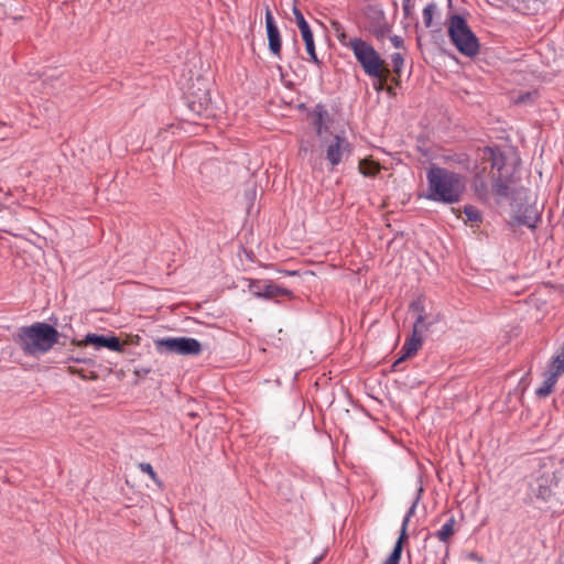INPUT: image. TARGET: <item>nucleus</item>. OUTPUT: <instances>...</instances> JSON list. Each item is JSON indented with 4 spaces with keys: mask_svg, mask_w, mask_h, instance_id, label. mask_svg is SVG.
<instances>
[{
    "mask_svg": "<svg viewBox=\"0 0 564 564\" xmlns=\"http://www.w3.org/2000/svg\"><path fill=\"white\" fill-rule=\"evenodd\" d=\"M68 360H72V361H75V362H84V361H86L85 359L75 358V357H69Z\"/></svg>",
    "mask_w": 564,
    "mask_h": 564,
    "instance_id": "obj_35",
    "label": "nucleus"
},
{
    "mask_svg": "<svg viewBox=\"0 0 564 564\" xmlns=\"http://www.w3.org/2000/svg\"><path fill=\"white\" fill-rule=\"evenodd\" d=\"M183 104L186 108V121H194L195 117L207 113L210 104V96L204 79L196 78L188 90L184 94Z\"/></svg>",
    "mask_w": 564,
    "mask_h": 564,
    "instance_id": "obj_6",
    "label": "nucleus"
},
{
    "mask_svg": "<svg viewBox=\"0 0 564 564\" xmlns=\"http://www.w3.org/2000/svg\"><path fill=\"white\" fill-rule=\"evenodd\" d=\"M138 466H139V469L142 473L148 474L151 477V479H153L158 485H160V481L158 479L156 473L154 471V469L151 466V464H149V463H140Z\"/></svg>",
    "mask_w": 564,
    "mask_h": 564,
    "instance_id": "obj_27",
    "label": "nucleus"
},
{
    "mask_svg": "<svg viewBox=\"0 0 564 564\" xmlns=\"http://www.w3.org/2000/svg\"><path fill=\"white\" fill-rule=\"evenodd\" d=\"M420 317L423 318L421 322V335L424 332H429L431 329V327L440 321L438 314L430 316L425 313L424 310H421V313L416 316V318H420Z\"/></svg>",
    "mask_w": 564,
    "mask_h": 564,
    "instance_id": "obj_22",
    "label": "nucleus"
},
{
    "mask_svg": "<svg viewBox=\"0 0 564 564\" xmlns=\"http://www.w3.org/2000/svg\"><path fill=\"white\" fill-rule=\"evenodd\" d=\"M160 346H166L169 350L174 351L176 350V337H171L165 340H161L158 343Z\"/></svg>",
    "mask_w": 564,
    "mask_h": 564,
    "instance_id": "obj_29",
    "label": "nucleus"
},
{
    "mask_svg": "<svg viewBox=\"0 0 564 564\" xmlns=\"http://www.w3.org/2000/svg\"><path fill=\"white\" fill-rule=\"evenodd\" d=\"M422 317L415 318L413 323V330L411 336L405 340L401 348V357L393 364L395 368L404 359L414 356L423 344V337L421 335V322Z\"/></svg>",
    "mask_w": 564,
    "mask_h": 564,
    "instance_id": "obj_11",
    "label": "nucleus"
},
{
    "mask_svg": "<svg viewBox=\"0 0 564 564\" xmlns=\"http://www.w3.org/2000/svg\"><path fill=\"white\" fill-rule=\"evenodd\" d=\"M345 33L338 35L340 43L352 51L355 58L360 64L366 75L372 78L383 79V61L375 47L360 37H352L345 42Z\"/></svg>",
    "mask_w": 564,
    "mask_h": 564,
    "instance_id": "obj_4",
    "label": "nucleus"
},
{
    "mask_svg": "<svg viewBox=\"0 0 564 564\" xmlns=\"http://www.w3.org/2000/svg\"><path fill=\"white\" fill-rule=\"evenodd\" d=\"M427 191L425 198L443 204L460 200L466 189L465 177L445 167L433 165L426 173Z\"/></svg>",
    "mask_w": 564,
    "mask_h": 564,
    "instance_id": "obj_1",
    "label": "nucleus"
},
{
    "mask_svg": "<svg viewBox=\"0 0 564 564\" xmlns=\"http://www.w3.org/2000/svg\"><path fill=\"white\" fill-rule=\"evenodd\" d=\"M438 12V7L435 2H430L423 9V22L426 28H431L433 24V18Z\"/></svg>",
    "mask_w": 564,
    "mask_h": 564,
    "instance_id": "obj_23",
    "label": "nucleus"
},
{
    "mask_svg": "<svg viewBox=\"0 0 564 564\" xmlns=\"http://www.w3.org/2000/svg\"><path fill=\"white\" fill-rule=\"evenodd\" d=\"M202 351L200 343L195 338L178 337V354L196 356Z\"/></svg>",
    "mask_w": 564,
    "mask_h": 564,
    "instance_id": "obj_14",
    "label": "nucleus"
},
{
    "mask_svg": "<svg viewBox=\"0 0 564 564\" xmlns=\"http://www.w3.org/2000/svg\"><path fill=\"white\" fill-rule=\"evenodd\" d=\"M448 35L457 51L463 55L473 57L478 54V39L462 15L453 14L449 18Z\"/></svg>",
    "mask_w": 564,
    "mask_h": 564,
    "instance_id": "obj_5",
    "label": "nucleus"
},
{
    "mask_svg": "<svg viewBox=\"0 0 564 564\" xmlns=\"http://www.w3.org/2000/svg\"><path fill=\"white\" fill-rule=\"evenodd\" d=\"M410 1L411 0H403V9H404L405 12L408 11V7H409Z\"/></svg>",
    "mask_w": 564,
    "mask_h": 564,
    "instance_id": "obj_36",
    "label": "nucleus"
},
{
    "mask_svg": "<svg viewBox=\"0 0 564 564\" xmlns=\"http://www.w3.org/2000/svg\"><path fill=\"white\" fill-rule=\"evenodd\" d=\"M78 347L93 345L95 348H107L111 351L120 352L123 350V345L116 336H104L95 333H88L82 340L74 341Z\"/></svg>",
    "mask_w": 564,
    "mask_h": 564,
    "instance_id": "obj_10",
    "label": "nucleus"
},
{
    "mask_svg": "<svg viewBox=\"0 0 564 564\" xmlns=\"http://www.w3.org/2000/svg\"><path fill=\"white\" fill-rule=\"evenodd\" d=\"M422 491H423V488L420 487L419 491H417V496L413 500L411 507L409 508V510L406 511V513H405V516L403 518L402 525H401V531H400L402 533V535L406 534V530H408V525H409L410 519L415 513V510H416L417 503L420 501V498H421L420 496H421Z\"/></svg>",
    "mask_w": 564,
    "mask_h": 564,
    "instance_id": "obj_21",
    "label": "nucleus"
},
{
    "mask_svg": "<svg viewBox=\"0 0 564 564\" xmlns=\"http://www.w3.org/2000/svg\"><path fill=\"white\" fill-rule=\"evenodd\" d=\"M408 538L406 534H403L400 532V535H399V539L397 540L395 542V545L391 552V554L389 555V557L384 561L386 563H389V564H399L400 562V558H401V554H402V547H403V542L404 540Z\"/></svg>",
    "mask_w": 564,
    "mask_h": 564,
    "instance_id": "obj_20",
    "label": "nucleus"
},
{
    "mask_svg": "<svg viewBox=\"0 0 564 564\" xmlns=\"http://www.w3.org/2000/svg\"><path fill=\"white\" fill-rule=\"evenodd\" d=\"M248 291L262 300H274L281 296H291V291L271 281L246 279Z\"/></svg>",
    "mask_w": 564,
    "mask_h": 564,
    "instance_id": "obj_8",
    "label": "nucleus"
},
{
    "mask_svg": "<svg viewBox=\"0 0 564 564\" xmlns=\"http://www.w3.org/2000/svg\"><path fill=\"white\" fill-rule=\"evenodd\" d=\"M410 310L413 312H416L419 315L421 313V310H424V306H423L422 302L420 300H417V301H414L411 303Z\"/></svg>",
    "mask_w": 564,
    "mask_h": 564,
    "instance_id": "obj_32",
    "label": "nucleus"
},
{
    "mask_svg": "<svg viewBox=\"0 0 564 564\" xmlns=\"http://www.w3.org/2000/svg\"><path fill=\"white\" fill-rule=\"evenodd\" d=\"M540 220L541 216L536 207L528 204L525 206H520L514 210V215L512 216L509 225L512 228L525 226L530 229H534L536 228Z\"/></svg>",
    "mask_w": 564,
    "mask_h": 564,
    "instance_id": "obj_9",
    "label": "nucleus"
},
{
    "mask_svg": "<svg viewBox=\"0 0 564 564\" xmlns=\"http://www.w3.org/2000/svg\"><path fill=\"white\" fill-rule=\"evenodd\" d=\"M464 214L466 216L467 221L470 223H480L482 220V215L478 208L473 205H467L464 207Z\"/></svg>",
    "mask_w": 564,
    "mask_h": 564,
    "instance_id": "obj_24",
    "label": "nucleus"
},
{
    "mask_svg": "<svg viewBox=\"0 0 564 564\" xmlns=\"http://www.w3.org/2000/svg\"><path fill=\"white\" fill-rule=\"evenodd\" d=\"M456 520L452 516L440 530L435 532V536L443 543H448L451 536L455 533Z\"/></svg>",
    "mask_w": 564,
    "mask_h": 564,
    "instance_id": "obj_17",
    "label": "nucleus"
},
{
    "mask_svg": "<svg viewBox=\"0 0 564 564\" xmlns=\"http://www.w3.org/2000/svg\"><path fill=\"white\" fill-rule=\"evenodd\" d=\"M547 370L556 373L557 377L564 373V341L561 350L555 356H553Z\"/></svg>",
    "mask_w": 564,
    "mask_h": 564,
    "instance_id": "obj_18",
    "label": "nucleus"
},
{
    "mask_svg": "<svg viewBox=\"0 0 564 564\" xmlns=\"http://www.w3.org/2000/svg\"><path fill=\"white\" fill-rule=\"evenodd\" d=\"M301 36L304 41V44H305V48H306V52L308 54V61L316 64V65H319L321 64V61L319 58L317 57V54H316V50H315V42H314V36H313V32L312 30H308V31H305V32H301Z\"/></svg>",
    "mask_w": 564,
    "mask_h": 564,
    "instance_id": "obj_15",
    "label": "nucleus"
},
{
    "mask_svg": "<svg viewBox=\"0 0 564 564\" xmlns=\"http://www.w3.org/2000/svg\"><path fill=\"white\" fill-rule=\"evenodd\" d=\"M359 170L365 176H373L377 173L378 167L376 165L366 164L362 162L359 165Z\"/></svg>",
    "mask_w": 564,
    "mask_h": 564,
    "instance_id": "obj_28",
    "label": "nucleus"
},
{
    "mask_svg": "<svg viewBox=\"0 0 564 564\" xmlns=\"http://www.w3.org/2000/svg\"><path fill=\"white\" fill-rule=\"evenodd\" d=\"M390 41L395 48H402L404 46V41L400 35H391Z\"/></svg>",
    "mask_w": 564,
    "mask_h": 564,
    "instance_id": "obj_31",
    "label": "nucleus"
},
{
    "mask_svg": "<svg viewBox=\"0 0 564 564\" xmlns=\"http://www.w3.org/2000/svg\"><path fill=\"white\" fill-rule=\"evenodd\" d=\"M316 132L319 137H322L323 134V123H322V119L319 118L317 123H316Z\"/></svg>",
    "mask_w": 564,
    "mask_h": 564,
    "instance_id": "obj_33",
    "label": "nucleus"
},
{
    "mask_svg": "<svg viewBox=\"0 0 564 564\" xmlns=\"http://www.w3.org/2000/svg\"><path fill=\"white\" fill-rule=\"evenodd\" d=\"M391 62L393 66V72L398 75L401 74L403 65H404V58L401 53H393L391 55Z\"/></svg>",
    "mask_w": 564,
    "mask_h": 564,
    "instance_id": "obj_26",
    "label": "nucleus"
},
{
    "mask_svg": "<svg viewBox=\"0 0 564 564\" xmlns=\"http://www.w3.org/2000/svg\"><path fill=\"white\" fill-rule=\"evenodd\" d=\"M468 558L476 561V562H481V558L474 552L468 554Z\"/></svg>",
    "mask_w": 564,
    "mask_h": 564,
    "instance_id": "obj_34",
    "label": "nucleus"
},
{
    "mask_svg": "<svg viewBox=\"0 0 564 564\" xmlns=\"http://www.w3.org/2000/svg\"><path fill=\"white\" fill-rule=\"evenodd\" d=\"M389 33V28L387 25H381L377 28L373 32L377 39H383Z\"/></svg>",
    "mask_w": 564,
    "mask_h": 564,
    "instance_id": "obj_30",
    "label": "nucleus"
},
{
    "mask_svg": "<svg viewBox=\"0 0 564 564\" xmlns=\"http://www.w3.org/2000/svg\"><path fill=\"white\" fill-rule=\"evenodd\" d=\"M557 379L558 377L556 376V373H553L550 370H547L543 383L535 391L536 394L542 398L547 397L552 392L554 386L556 384Z\"/></svg>",
    "mask_w": 564,
    "mask_h": 564,
    "instance_id": "obj_16",
    "label": "nucleus"
},
{
    "mask_svg": "<svg viewBox=\"0 0 564 564\" xmlns=\"http://www.w3.org/2000/svg\"><path fill=\"white\" fill-rule=\"evenodd\" d=\"M265 28H267V35L269 41V50L270 52L276 56L281 57V35L280 31L274 22L273 15L269 9H267L265 12Z\"/></svg>",
    "mask_w": 564,
    "mask_h": 564,
    "instance_id": "obj_12",
    "label": "nucleus"
},
{
    "mask_svg": "<svg viewBox=\"0 0 564 564\" xmlns=\"http://www.w3.org/2000/svg\"><path fill=\"white\" fill-rule=\"evenodd\" d=\"M475 195L478 199L487 202L489 199V189L486 182L480 177L476 176L473 183Z\"/></svg>",
    "mask_w": 564,
    "mask_h": 564,
    "instance_id": "obj_19",
    "label": "nucleus"
},
{
    "mask_svg": "<svg viewBox=\"0 0 564 564\" xmlns=\"http://www.w3.org/2000/svg\"><path fill=\"white\" fill-rule=\"evenodd\" d=\"M545 1H546V0H540V2H542V3H543V2H545Z\"/></svg>",
    "mask_w": 564,
    "mask_h": 564,
    "instance_id": "obj_37",
    "label": "nucleus"
},
{
    "mask_svg": "<svg viewBox=\"0 0 564 564\" xmlns=\"http://www.w3.org/2000/svg\"><path fill=\"white\" fill-rule=\"evenodd\" d=\"M326 160L332 169L343 162L350 154V144L344 135L332 134L324 140Z\"/></svg>",
    "mask_w": 564,
    "mask_h": 564,
    "instance_id": "obj_7",
    "label": "nucleus"
},
{
    "mask_svg": "<svg viewBox=\"0 0 564 564\" xmlns=\"http://www.w3.org/2000/svg\"><path fill=\"white\" fill-rule=\"evenodd\" d=\"M293 14L295 18V22L300 29V32H305V31L311 30L310 24L305 20L303 13L296 7L293 8Z\"/></svg>",
    "mask_w": 564,
    "mask_h": 564,
    "instance_id": "obj_25",
    "label": "nucleus"
},
{
    "mask_svg": "<svg viewBox=\"0 0 564 564\" xmlns=\"http://www.w3.org/2000/svg\"><path fill=\"white\" fill-rule=\"evenodd\" d=\"M491 166L497 170L491 176V189L499 204L509 200L511 204L516 198H522L527 192L523 187H517L512 171L507 167L502 153L491 150Z\"/></svg>",
    "mask_w": 564,
    "mask_h": 564,
    "instance_id": "obj_3",
    "label": "nucleus"
},
{
    "mask_svg": "<svg viewBox=\"0 0 564 564\" xmlns=\"http://www.w3.org/2000/svg\"><path fill=\"white\" fill-rule=\"evenodd\" d=\"M59 334L55 327L44 322L20 327L14 335V343L25 356L41 357L47 354L58 341Z\"/></svg>",
    "mask_w": 564,
    "mask_h": 564,
    "instance_id": "obj_2",
    "label": "nucleus"
},
{
    "mask_svg": "<svg viewBox=\"0 0 564 564\" xmlns=\"http://www.w3.org/2000/svg\"><path fill=\"white\" fill-rule=\"evenodd\" d=\"M532 492L541 500H547L551 497V479L546 476L536 478L535 482L531 486Z\"/></svg>",
    "mask_w": 564,
    "mask_h": 564,
    "instance_id": "obj_13",
    "label": "nucleus"
}]
</instances>
